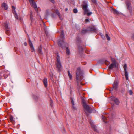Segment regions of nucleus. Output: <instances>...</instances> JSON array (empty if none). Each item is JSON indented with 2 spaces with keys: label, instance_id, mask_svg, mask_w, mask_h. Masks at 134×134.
Wrapping results in <instances>:
<instances>
[{
  "label": "nucleus",
  "instance_id": "obj_24",
  "mask_svg": "<svg viewBox=\"0 0 134 134\" xmlns=\"http://www.w3.org/2000/svg\"><path fill=\"white\" fill-rule=\"evenodd\" d=\"M30 20L31 21V22L33 21H34L33 16L31 12L30 15Z\"/></svg>",
  "mask_w": 134,
  "mask_h": 134
},
{
  "label": "nucleus",
  "instance_id": "obj_45",
  "mask_svg": "<svg viewBox=\"0 0 134 134\" xmlns=\"http://www.w3.org/2000/svg\"><path fill=\"white\" fill-rule=\"evenodd\" d=\"M132 37L133 38H134V34H133V35Z\"/></svg>",
  "mask_w": 134,
  "mask_h": 134
},
{
  "label": "nucleus",
  "instance_id": "obj_2",
  "mask_svg": "<svg viewBox=\"0 0 134 134\" xmlns=\"http://www.w3.org/2000/svg\"><path fill=\"white\" fill-rule=\"evenodd\" d=\"M83 107L89 113L92 112L94 109L90 107L86 103L84 99H83L82 102Z\"/></svg>",
  "mask_w": 134,
  "mask_h": 134
},
{
  "label": "nucleus",
  "instance_id": "obj_36",
  "mask_svg": "<svg viewBox=\"0 0 134 134\" xmlns=\"http://www.w3.org/2000/svg\"><path fill=\"white\" fill-rule=\"evenodd\" d=\"M105 64L107 65H109V63H110L109 62L107 61H105Z\"/></svg>",
  "mask_w": 134,
  "mask_h": 134
},
{
  "label": "nucleus",
  "instance_id": "obj_3",
  "mask_svg": "<svg viewBox=\"0 0 134 134\" xmlns=\"http://www.w3.org/2000/svg\"><path fill=\"white\" fill-rule=\"evenodd\" d=\"M76 78L77 80L81 81L83 78V73L81 71L80 68H78L76 72Z\"/></svg>",
  "mask_w": 134,
  "mask_h": 134
},
{
  "label": "nucleus",
  "instance_id": "obj_20",
  "mask_svg": "<svg viewBox=\"0 0 134 134\" xmlns=\"http://www.w3.org/2000/svg\"><path fill=\"white\" fill-rule=\"evenodd\" d=\"M43 84L44 85L45 87H46L47 86V80L46 78H44L43 81Z\"/></svg>",
  "mask_w": 134,
  "mask_h": 134
},
{
  "label": "nucleus",
  "instance_id": "obj_10",
  "mask_svg": "<svg viewBox=\"0 0 134 134\" xmlns=\"http://www.w3.org/2000/svg\"><path fill=\"white\" fill-rule=\"evenodd\" d=\"M29 1L31 5L33 7L35 11L37 12L38 11V9L37 5L34 0H29Z\"/></svg>",
  "mask_w": 134,
  "mask_h": 134
},
{
  "label": "nucleus",
  "instance_id": "obj_16",
  "mask_svg": "<svg viewBox=\"0 0 134 134\" xmlns=\"http://www.w3.org/2000/svg\"><path fill=\"white\" fill-rule=\"evenodd\" d=\"M29 43L31 49V52H34L35 51V49L33 44L31 41L29 39Z\"/></svg>",
  "mask_w": 134,
  "mask_h": 134
},
{
  "label": "nucleus",
  "instance_id": "obj_27",
  "mask_svg": "<svg viewBox=\"0 0 134 134\" xmlns=\"http://www.w3.org/2000/svg\"><path fill=\"white\" fill-rule=\"evenodd\" d=\"M127 93H129L130 95H132L133 93V92L132 90H129L127 91Z\"/></svg>",
  "mask_w": 134,
  "mask_h": 134
},
{
  "label": "nucleus",
  "instance_id": "obj_14",
  "mask_svg": "<svg viewBox=\"0 0 134 134\" xmlns=\"http://www.w3.org/2000/svg\"><path fill=\"white\" fill-rule=\"evenodd\" d=\"M65 43L66 44H64V45L63 44V47H64L63 48L61 47L63 49H65V48L66 47V53L68 55H70V50L68 49V47H66V46L67 45V44L66 43Z\"/></svg>",
  "mask_w": 134,
  "mask_h": 134
},
{
  "label": "nucleus",
  "instance_id": "obj_34",
  "mask_svg": "<svg viewBox=\"0 0 134 134\" xmlns=\"http://www.w3.org/2000/svg\"><path fill=\"white\" fill-rule=\"evenodd\" d=\"M50 105L51 107H52L53 105V102L52 100H50Z\"/></svg>",
  "mask_w": 134,
  "mask_h": 134
},
{
  "label": "nucleus",
  "instance_id": "obj_35",
  "mask_svg": "<svg viewBox=\"0 0 134 134\" xmlns=\"http://www.w3.org/2000/svg\"><path fill=\"white\" fill-rule=\"evenodd\" d=\"M71 103H72V104H73V105H74V104H75V103H74V99L73 98H71Z\"/></svg>",
  "mask_w": 134,
  "mask_h": 134
},
{
  "label": "nucleus",
  "instance_id": "obj_32",
  "mask_svg": "<svg viewBox=\"0 0 134 134\" xmlns=\"http://www.w3.org/2000/svg\"><path fill=\"white\" fill-rule=\"evenodd\" d=\"M50 79L51 80H52L53 79V76L52 73H51L50 74Z\"/></svg>",
  "mask_w": 134,
  "mask_h": 134
},
{
  "label": "nucleus",
  "instance_id": "obj_4",
  "mask_svg": "<svg viewBox=\"0 0 134 134\" xmlns=\"http://www.w3.org/2000/svg\"><path fill=\"white\" fill-rule=\"evenodd\" d=\"M3 26L6 34L8 35H10V34L11 28L9 26V24L7 22H5Z\"/></svg>",
  "mask_w": 134,
  "mask_h": 134
},
{
  "label": "nucleus",
  "instance_id": "obj_44",
  "mask_svg": "<svg viewBox=\"0 0 134 134\" xmlns=\"http://www.w3.org/2000/svg\"><path fill=\"white\" fill-rule=\"evenodd\" d=\"M67 10H68V9H67V8H66V9H65V10H66V11H67Z\"/></svg>",
  "mask_w": 134,
  "mask_h": 134
},
{
  "label": "nucleus",
  "instance_id": "obj_37",
  "mask_svg": "<svg viewBox=\"0 0 134 134\" xmlns=\"http://www.w3.org/2000/svg\"><path fill=\"white\" fill-rule=\"evenodd\" d=\"M72 106L73 109L74 110H76V107L75 106V104H74V105H73V104H72Z\"/></svg>",
  "mask_w": 134,
  "mask_h": 134
},
{
  "label": "nucleus",
  "instance_id": "obj_22",
  "mask_svg": "<svg viewBox=\"0 0 134 134\" xmlns=\"http://www.w3.org/2000/svg\"><path fill=\"white\" fill-rule=\"evenodd\" d=\"M92 127L94 129V130L96 131H97V129L96 126L91 122H90Z\"/></svg>",
  "mask_w": 134,
  "mask_h": 134
},
{
  "label": "nucleus",
  "instance_id": "obj_40",
  "mask_svg": "<svg viewBox=\"0 0 134 134\" xmlns=\"http://www.w3.org/2000/svg\"><path fill=\"white\" fill-rule=\"evenodd\" d=\"M92 2L94 3H95L96 2V0H91Z\"/></svg>",
  "mask_w": 134,
  "mask_h": 134
},
{
  "label": "nucleus",
  "instance_id": "obj_11",
  "mask_svg": "<svg viewBox=\"0 0 134 134\" xmlns=\"http://www.w3.org/2000/svg\"><path fill=\"white\" fill-rule=\"evenodd\" d=\"M56 65L57 70L59 72L60 71L62 68L61 62H56Z\"/></svg>",
  "mask_w": 134,
  "mask_h": 134
},
{
  "label": "nucleus",
  "instance_id": "obj_25",
  "mask_svg": "<svg viewBox=\"0 0 134 134\" xmlns=\"http://www.w3.org/2000/svg\"><path fill=\"white\" fill-rule=\"evenodd\" d=\"M91 31H96V29L94 26H92L90 27Z\"/></svg>",
  "mask_w": 134,
  "mask_h": 134
},
{
  "label": "nucleus",
  "instance_id": "obj_21",
  "mask_svg": "<svg viewBox=\"0 0 134 134\" xmlns=\"http://www.w3.org/2000/svg\"><path fill=\"white\" fill-rule=\"evenodd\" d=\"M2 8H4L5 10H7L8 9V7L7 5L5 3H3L2 5Z\"/></svg>",
  "mask_w": 134,
  "mask_h": 134
},
{
  "label": "nucleus",
  "instance_id": "obj_6",
  "mask_svg": "<svg viewBox=\"0 0 134 134\" xmlns=\"http://www.w3.org/2000/svg\"><path fill=\"white\" fill-rule=\"evenodd\" d=\"M50 15L52 18H54L55 16V15L53 13V12L52 11V8L51 10H47L46 11L45 16L47 17L48 16Z\"/></svg>",
  "mask_w": 134,
  "mask_h": 134
},
{
  "label": "nucleus",
  "instance_id": "obj_26",
  "mask_svg": "<svg viewBox=\"0 0 134 134\" xmlns=\"http://www.w3.org/2000/svg\"><path fill=\"white\" fill-rule=\"evenodd\" d=\"M14 118L12 116H11L10 117V119L11 122L12 123H13L14 122V120H13Z\"/></svg>",
  "mask_w": 134,
  "mask_h": 134
},
{
  "label": "nucleus",
  "instance_id": "obj_42",
  "mask_svg": "<svg viewBox=\"0 0 134 134\" xmlns=\"http://www.w3.org/2000/svg\"><path fill=\"white\" fill-rule=\"evenodd\" d=\"M52 3H54V0H49Z\"/></svg>",
  "mask_w": 134,
  "mask_h": 134
},
{
  "label": "nucleus",
  "instance_id": "obj_29",
  "mask_svg": "<svg viewBox=\"0 0 134 134\" xmlns=\"http://www.w3.org/2000/svg\"><path fill=\"white\" fill-rule=\"evenodd\" d=\"M68 76H69V78H70V79H71L72 77V76L70 74V72L69 71H68Z\"/></svg>",
  "mask_w": 134,
  "mask_h": 134
},
{
  "label": "nucleus",
  "instance_id": "obj_30",
  "mask_svg": "<svg viewBox=\"0 0 134 134\" xmlns=\"http://www.w3.org/2000/svg\"><path fill=\"white\" fill-rule=\"evenodd\" d=\"M56 58L57 60L56 62H61L59 56L57 55Z\"/></svg>",
  "mask_w": 134,
  "mask_h": 134
},
{
  "label": "nucleus",
  "instance_id": "obj_7",
  "mask_svg": "<svg viewBox=\"0 0 134 134\" xmlns=\"http://www.w3.org/2000/svg\"><path fill=\"white\" fill-rule=\"evenodd\" d=\"M126 4L127 9L129 11L130 13L131 14L132 13V8L131 6L130 1L129 0H127L126 2Z\"/></svg>",
  "mask_w": 134,
  "mask_h": 134
},
{
  "label": "nucleus",
  "instance_id": "obj_23",
  "mask_svg": "<svg viewBox=\"0 0 134 134\" xmlns=\"http://www.w3.org/2000/svg\"><path fill=\"white\" fill-rule=\"evenodd\" d=\"M88 31V30L84 29L82 31L81 33L83 34H85L87 33Z\"/></svg>",
  "mask_w": 134,
  "mask_h": 134
},
{
  "label": "nucleus",
  "instance_id": "obj_15",
  "mask_svg": "<svg viewBox=\"0 0 134 134\" xmlns=\"http://www.w3.org/2000/svg\"><path fill=\"white\" fill-rule=\"evenodd\" d=\"M111 100L113 101H114L116 104L117 105L119 104V102L117 98L113 96L111 97Z\"/></svg>",
  "mask_w": 134,
  "mask_h": 134
},
{
  "label": "nucleus",
  "instance_id": "obj_31",
  "mask_svg": "<svg viewBox=\"0 0 134 134\" xmlns=\"http://www.w3.org/2000/svg\"><path fill=\"white\" fill-rule=\"evenodd\" d=\"M56 58L57 60L56 62H61L59 56L57 55Z\"/></svg>",
  "mask_w": 134,
  "mask_h": 134
},
{
  "label": "nucleus",
  "instance_id": "obj_13",
  "mask_svg": "<svg viewBox=\"0 0 134 134\" xmlns=\"http://www.w3.org/2000/svg\"><path fill=\"white\" fill-rule=\"evenodd\" d=\"M52 12H53V13L54 14V13L55 12L56 14L58 15L59 18L61 19V17L60 15V13L58 10L55 9L54 7H52Z\"/></svg>",
  "mask_w": 134,
  "mask_h": 134
},
{
  "label": "nucleus",
  "instance_id": "obj_38",
  "mask_svg": "<svg viewBox=\"0 0 134 134\" xmlns=\"http://www.w3.org/2000/svg\"><path fill=\"white\" fill-rule=\"evenodd\" d=\"M102 118L103 120H105V119H106V117L105 116H104L103 115H102Z\"/></svg>",
  "mask_w": 134,
  "mask_h": 134
},
{
  "label": "nucleus",
  "instance_id": "obj_8",
  "mask_svg": "<svg viewBox=\"0 0 134 134\" xmlns=\"http://www.w3.org/2000/svg\"><path fill=\"white\" fill-rule=\"evenodd\" d=\"M112 60L113 63L110 65L108 67V69L110 70L112 69L113 68L116 67V62L115 60L114 59H112Z\"/></svg>",
  "mask_w": 134,
  "mask_h": 134
},
{
  "label": "nucleus",
  "instance_id": "obj_43",
  "mask_svg": "<svg viewBox=\"0 0 134 134\" xmlns=\"http://www.w3.org/2000/svg\"><path fill=\"white\" fill-rule=\"evenodd\" d=\"M24 44L25 46H26L27 45V43L26 42H25L24 43Z\"/></svg>",
  "mask_w": 134,
  "mask_h": 134
},
{
  "label": "nucleus",
  "instance_id": "obj_41",
  "mask_svg": "<svg viewBox=\"0 0 134 134\" xmlns=\"http://www.w3.org/2000/svg\"><path fill=\"white\" fill-rule=\"evenodd\" d=\"M125 90L124 89H123L122 90L121 92L122 93H124V92H125Z\"/></svg>",
  "mask_w": 134,
  "mask_h": 134
},
{
  "label": "nucleus",
  "instance_id": "obj_19",
  "mask_svg": "<svg viewBox=\"0 0 134 134\" xmlns=\"http://www.w3.org/2000/svg\"><path fill=\"white\" fill-rule=\"evenodd\" d=\"M12 9H13V8L14 9H14L12 10V11L13 12V14H14V15H15V18L17 19H18V16H17V13H16V11L14 10L15 9V7L14 6H12Z\"/></svg>",
  "mask_w": 134,
  "mask_h": 134
},
{
  "label": "nucleus",
  "instance_id": "obj_1",
  "mask_svg": "<svg viewBox=\"0 0 134 134\" xmlns=\"http://www.w3.org/2000/svg\"><path fill=\"white\" fill-rule=\"evenodd\" d=\"M64 32L63 30H62L60 34V39L58 40V45L60 47H61L63 48V44H65V43L64 42Z\"/></svg>",
  "mask_w": 134,
  "mask_h": 134
},
{
  "label": "nucleus",
  "instance_id": "obj_5",
  "mask_svg": "<svg viewBox=\"0 0 134 134\" xmlns=\"http://www.w3.org/2000/svg\"><path fill=\"white\" fill-rule=\"evenodd\" d=\"M82 8L84 10V15L87 14V16H89L92 14V13L91 12L88 13V10L87 9L88 5L87 4H86L83 5V6Z\"/></svg>",
  "mask_w": 134,
  "mask_h": 134
},
{
  "label": "nucleus",
  "instance_id": "obj_33",
  "mask_svg": "<svg viewBox=\"0 0 134 134\" xmlns=\"http://www.w3.org/2000/svg\"><path fill=\"white\" fill-rule=\"evenodd\" d=\"M73 12L75 13H76L78 12L77 10V9L75 8L73 9Z\"/></svg>",
  "mask_w": 134,
  "mask_h": 134
},
{
  "label": "nucleus",
  "instance_id": "obj_9",
  "mask_svg": "<svg viewBox=\"0 0 134 134\" xmlns=\"http://www.w3.org/2000/svg\"><path fill=\"white\" fill-rule=\"evenodd\" d=\"M118 83L116 81H115L114 83L113 84V87L111 88L110 91H113V90H114V92L116 91L117 90L118 87Z\"/></svg>",
  "mask_w": 134,
  "mask_h": 134
},
{
  "label": "nucleus",
  "instance_id": "obj_12",
  "mask_svg": "<svg viewBox=\"0 0 134 134\" xmlns=\"http://www.w3.org/2000/svg\"><path fill=\"white\" fill-rule=\"evenodd\" d=\"M127 65L126 64L124 65V68L125 71V75L126 79V80H128V74L127 70Z\"/></svg>",
  "mask_w": 134,
  "mask_h": 134
},
{
  "label": "nucleus",
  "instance_id": "obj_18",
  "mask_svg": "<svg viewBox=\"0 0 134 134\" xmlns=\"http://www.w3.org/2000/svg\"><path fill=\"white\" fill-rule=\"evenodd\" d=\"M38 52L39 54L40 55H42L43 54L42 51V47L41 45L38 47Z\"/></svg>",
  "mask_w": 134,
  "mask_h": 134
},
{
  "label": "nucleus",
  "instance_id": "obj_17",
  "mask_svg": "<svg viewBox=\"0 0 134 134\" xmlns=\"http://www.w3.org/2000/svg\"><path fill=\"white\" fill-rule=\"evenodd\" d=\"M112 10L113 13L116 15H119L120 14V13L116 9H113Z\"/></svg>",
  "mask_w": 134,
  "mask_h": 134
},
{
  "label": "nucleus",
  "instance_id": "obj_39",
  "mask_svg": "<svg viewBox=\"0 0 134 134\" xmlns=\"http://www.w3.org/2000/svg\"><path fill=\"white\" fill-rule=\"evenodd\" d=\"M85 21L86 22H89L90 21L88 19H86L85 20Z\"/></svg>",
  "mask_w": 134,
  "mask_h": 134
},
{
  "label": "nucleus",
  "instance_id": "obj_28",
  "mask_svg": "<svg viewBox=\"0 0 134 134\" xmlns=\"http://www.w3.org/2000/svg\"><path fill=\"white\" fill-rule=\"evenodd\" d=\"M105 37H106V38H107V40H108L109 41L110 40V38L109 36H108V34H106Z\"/></svg>",
  "mask_w": 134,
  "mask_h": 134
}]
</instances>
